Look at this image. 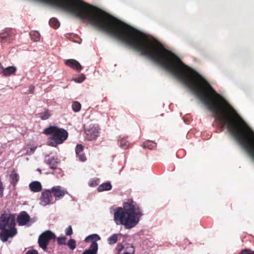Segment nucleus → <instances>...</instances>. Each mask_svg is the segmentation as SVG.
<instances>
[{"instance_id": "20e7f679", "label": "nucleus", "mask_w": 254, "mask_h": 254, "mask_svg": "<svg viewBox=\"0 0 254 254\" xmlns=\"http://www.w3.org/2000/svg\"><path fill=\"white\" fill-rule=\"evenodd\" d=\"M55 239L56 235L54 233L50 230L46 231L40 235L39 237V245L43 250L46 251L50 240Z\"/></svg>"}, {"instance_id": "1a4fd4ad", "label": "nucleus", "mask_w": 254, "mask_h": 254, "mask_svg": "<svg viewBox=\"0 0 254 254\" xmlns=\"http://www.w3.org/2000/svg\"><path fill=\"white\" fill-rule=\"evenodd\" d=\"M85 132L87 139L93 140L96 138L99 134L98 129L94 126H90L85 128Z\"/></svg>"}, {"instance_id": "bb28decb", "label": "nucleus", "mask_w": 254, "mask_h": 254, "mask_svg": "<svg viewBox=\"0 0 254 254\" xmlns=\"http://www.w3.org/2000/svg\"><path fill=\"white\" fill-rule=\"evenodd\" d=\"M66 245H67L70 250H74L76 247L75 240L72 239H70L67 243H66Z\"/></svg>"}, {"instance_id": "c756f323", "label": "nucleus", "mask_w": 254, "mask_h": 254, "mask_svg": "<svg viewBox=\"0 0 254 254\" xmlns=\"http://www.w3.org/2000/svg\"><path fill=\"white\" fill-rule=\"evenodd\" d=\"M85 79V76L83 74H81L79 77L73 79V81L77 83L82 82Z\"/></svg>"}, {"instance_id": "9b49d317", "label": "nucleus", "mask_w": 254, "mask_h": 254, "mask_svg": "<svg viewBox=\"0 0 254 254\" xmlns=\"http://www.w3.org/2000/svg\"><path fill=\"white\" fill-rule=\"evenodd\" d=\"M65 64L67 66L75 69L78 71H80L82 68L80 64L77 61L73 59H69L66 60L65 62Z\"/></svg>"}, {"instance_id": "7ed1b4c3", "label": "nucleus", "mask_w": 254, "mask_h": 254, "mask_svg": "<svg viewBox=\"0 0 254 254\" xmlns=\"http://www.w3.org/2000/svg\"><path fill=\"white\" fill-rule=\"evenodd\" d=\"M44 133L46 135H51L48 138V144L53 147L63 143L68 137V132L66 130L56 126H50L46 128Z\"/></svg>"}, {"instance_id": "f3484780", "label": "nucleus", "mask_w": 254, "mask_h": 254, "mask_svg": "<svg viewBox=\"0 0 254 254\" xmlns=\"http://www.w3.org/2000/svg\"><path fill=\"white\" fill-rule=\"evenodd\" d=\"M16 71V68L15 66H11L4 69L3 68L2 73L5 76H9Z\"/></svg>"}, {"instance_id": "393cba45", "label": "nucleus", "mask_w": 254, "mask_h": 254, "mask_svg": "<svg viewBox=\"0 0 254 254\" xmlns=\"http://www.w3.org/2000/svg\"><path fill=\"white\" fill-rule=\"evenodd\" d=\"M49 24L51 27L55 29L58 28L60 26V22L55 18H52L49 21Z\"/></svg>"}, {"instance_id": "412c9836", "label": "nucleus", "mask_w": 254, "mask_h": 254, "mask_svg": "<svg viewBox=\"0 0 254 254\" xmlns=\"http://www.w3.org/2000/svg\"><path fill=\"white\" fill-rule=\"evenodd\" d=\"M121 234H115L111 236L108 239V243L109 245H113L116 243L118 241V238L121 236Z\"/></svg>"}, {"instance_id": "4468645a", "label": "nucleus", "mask_w": 254, "mask_h": 254, "mask_svg": "<svg viewBox=\"0 0 254 254\" xmlns=\"http://www.w3.org/2000/svg\"><path fill=\"white\" fill-rule=\"evenodd\" d=\"M29 187L31 191L38 192L42 190V186L41 184L38 181H33L30 183Z\"/></svg>"}, {"instance_id": "72a5a7b5", "label": "nucleus", "mask_w": 254, "mask_h": 254, "mask_svg": "<svg viewBox=\"0 0 254 254\" xmlns=\"http://www.w3.org/2000/svg\"><path fill=\"white\" fill-rule=\"evenodd\" d=\"M3 187L2 182H0V197L3 196Z\"/></svg>"}, {"instance_id": "e433bc0d", "label": "nucleus", "mask_w": 254, "mask_h": 254, "mask_svg": "<svg viewBox=\"0 0 254 254\" xmlns=\"http://www.w3.org/2000/svg\"><path fill=\"white\" fill-rule=\"evenodd\" d=\"M3 71V67L1 65V64L0 63V74L2 73Z\"/></svg>"}, {"instance_id": "2f4dec72", "label": "nucleus", "mask_w": 254, "mask_h": 254, "mask_svg": "<svg viewBox=\"0 0 254 254\" xmlns=\"http://www.w3.org/2000/svg\"><path fill=\"white\" fill-rule=\"evenodd\" d=\"M240 254H254V252H252L250 250H244L241 251Z\"/></svg>"}, {"instance_id": "f8f14e48", "label": "nucleus", "mask_w": 254, "mask_h": 254, "mask_svg": "<svg viewBox=\"0 0 254 254\" xmlns=\"http://www.w3.org/2000/svg\"><path fill=\"white\" fill-rule=\"evenodd\" d=\"M75 152L77 157L81 161H85L86 159V156L83 153V147L81 144H77L75 148Z\"/></svg>"}, {"instance_id": "ddd939ff", "label": "nucleus", "mask_w": 254, "mask_h": 254, "mask_svg": "<svg viewBox=\"0 0 254 254\" xmlns=\"http://www.w3.org/2000/svg\"><path fill=\"white\" fill-rule=\"evenodd\" d=\"M46 164L48 165L52 169H56L59 164V160L57 157H52L45 161Z\"/></svg>"}, {"instance_id": "5701e85b", "label": "nucleus", "mask_w": 254, "mask_h": 254, "mask_svg": "<svg viewBox=\"0 0 254 254\" xmlns=\"http://www.w3.org/2000/svg\"><path fill=\"white\" fill-rule=\"evenodd\" d=\"M39 118H41L42 120H46L49 119L51 116V114L48 111L46 110L45 112L39 113L37 114Z\"/></svg>"}, {"instance_id": "4be33fe9", "label": "nucleus", "mask_w": 254, "mask_h": 254, "mask_svg": "<svg viewBox=\"0 0 254 254\" xmlns=\"http://www.w3.org/2000/svg\"><path fill=\"white\" fill-rule=\"evenodd\" d=\"M30 36L31 40L34 42H37L40 40V34L37 31H32L30 32Z\"/></svg>"}, {"instance_id": "2eb2a0df", "label": "nucleus", "mask_w": 254, "mask_h": 254, "mask_svg": "<svg viewBox=\"0 0 254 254\" xmlns=\"http://www.w3.org/2000/svg\"><path fill=\"white\" fill-rule=\"evenodd\" d=\"M98 245L97 242L91 243L88 249L84 251L82 254H96L98 252Z\"/></svg>"}, {"instance_id": "dca6fc26", "label": "nucleus", "mask_w": 254, "mask_h": 254, "mask_svg": "<svg viewBox=\"0 0 254 254\" xmlns=\"http://www.w3.org/2000/svg\"><path fill=\"white\" fill-rule=\"evenodd\" d=\"M118 144L119 146L124 149H127L130 147V144L127 141L126 138L124 137H120L118 140Z\"/></svg>"}, {"instance_id": "c85d7f7f", "label": "nucleus", "mask_w": 254, "mask_h": 254, "mask_svg": "<svg viewBox=\"0 0 254 254\" xmlns=\"http://www.w3.org/2000/svg\"><path fill=\"white\" fill-rule=\"evenodd\" d=\"M99 179L98 178H94L91 180L89 182V185L91 187L97 186L99 184Z\"/></svg>"}, {"instance_id": "423d86ee", "label": "nucleus", "mask_w": 254, "mask_h": 254, "mask_svg": "<svg viewBox=\"0 0 254 254\" xmlns=\"http://www.w3.org/2000/svg\"><path fill=\"white\" fill-rule=\"evenodd\" d=\"M40 203L43 206L53 203V197L51 190H44L40 197Z\"/></svg>"}, {"instance_id": "9d476101", "label": "nucleus", "mask_w": 254, "mask_h": 254, "mask_svg": "<svg viewBox=\"0 0 254 254\" xmlns=\"http://www.w3.org/2000/svg\"><path fill=\"white\" fill-rule=\"evenodd\" d=\"M30 217L28 214L25 211H21L17 218V222L19 226L26 225L30 221Z\"/></svg>"}, {"instance_id": "473e14b6", "label": "nucleus", "mask_w": 254, "mask_h": 254, "mask_svg": "<svg viewBox=\"0 0 254 254\" xmlns=\"http://www.w3.org/2000/svg\"><path fill=\"white\" fill-rule=\"evenodd\" d=\"M25 254H39V253L37 250L32 249L28 251Z\"/></svg>"}, {"instance_id": "a211bd4d", "label": "nucleus", "mask_w": 254, "mask_h": 254, "mask_svg": "<svg viewBox=\"0 0 254 254\" xmlns=\"http://www.w3.org/2000/svg\"><path fill=\"white\" fill-rule=\"evenodd\" d=\"M112 185L110 182H106L100 185L97 188L99 192L105 190H109L112 189Z\"/></svg>"}, {"instance_id": "b1692460", "label": "nucleus", "mask_w": 254, "mask_h": 254, "mask_svg": "<svg viewBox=\"0 0 254 254\" xmlns=\"http://www.w3.org/2000/svg\"><path fill=\"white\" fill-rule=\"evenodd\" d=\"M71 108L74 112H78L81 110V105L77 101H74L72 103Z\"/></svg>"}, {"instance_id": "7c9ffc66", "label": "nucleus", "mask_w": 254, "mask_h": 254, "mask_svg": "<svg viewBox=\"0 0 254 254\" xmlns=\"http://www.w3.org/2000/svg\"><path fill=\"white\" fill-rule=\"evenodd\" d=\"M65 234L67 236H70L72 234V227L71 226H69L67 228V229L66 230Z\"/></svg>"}, {"instance_id": "0eeeda50", "label": "nucleus", "mask_w": 254, "mask_h": 254, "mask_svg": "<svg viewBox=\"0 0 254 254\" xmlns=\"http://www.w3.org/2000/svg\"><path fill=\"white\" fill-rule=\"evenodd\" d=\"M14 31L11 29H5L0 33V40L2 42L11 43L14 39Z\"/></svg>"}, {"instance_id": "6e6552de", "label": "nucleus", "mask_w": 254, "mask_h": 254, "mask_svg": "<svg viewBox=\"0 0 254 254\" xmlns=\"http://www.w3.org/2000/svg\"><path fill=\"white\" fill-rule=\"evenodd\" d=\"M51 191L56 200L62 198L66 193H68L66 190L60 186H54L52 188Z\"/></svg>"}, {"instance_id": "f03ea898", "label": "nucleus", "mask_w": 254, "mask_h": 254, "mask_svg": "<svg viewBox=\"0 0 254 254\" xmlns=\"http://www.w3.org/2000/svg\"><path fill=\"white\" fill-rule=\"evenodd\" d=\"M0 240L3 242H6L9 238H12L17 234L14 214L4 212L0 215Z\"/></svg>"}, {"instance_id": "c9c22d12", "label": "nucleus", "mask_w": 254, "mask_h": 254, "mask_svg": "<svg viewBox=\"0 0 254 254\" xmlns=\"http://www.w3.org/2000/svg\"><path fill=\"white\" fill-rule=\"evenodd\" d=\"M36 147L35 148H30V153H33L35 151V149H36Z\"/></svg>"}, {"instance_id": "f257e3e1", "label": "nucleus", "mask_w": 254, "mask_h": 254, "mask_svg": "<svg viewBox=\"0 0 254 254\" xmlns=\"http://www.w3.org/2000/svg\"><path fill=\"white\" fill-rule=\"evenodd\" d=\"M142 215V211L136 203L128 200L123 203V207L114 210V220L117 225H122L127 229L135 227Z\"/></svg>"}, {"instance_id": "a878e982", "label": "nucleus", "mask_w": 254, "mask_h": 254, "mask_svg": "<svg viewBox=\"0 0 254 254\" xmlns=\"http://www.w3.org/2000/svg\"><path fill=\"white\" fill-rule=\"evenodd\" d=\"M142 146L144 148H148L150 149H152L156 146V143L152 141L147 140L143 143Z\"/></svg>"}, {"instance_id": "f704fd0d", "label": "nucleus", "mask_w": 254, "mask_h": 254, "mask_svg": "<svg viewBox=\"0 0 254 254\" xmlns=\"http://www.w3.org/2000/svg\"><path fill=\"white\" fill-rule=\"evenodd\" d=\"M34 90V86L31 85L29 87V93L31 94L33 93Z\"/></svg>"}, {"instance_id": "39448f33", "label": "nucleus", "mask_w": 254, "mask_h": 254, "mask_svg": "<svg viewBox=\"0 0 254 254\" xmlns=\"http://www.w3.org/2000/svg\"><path fill=\"white\" fill-rule=\"evenodd\" d=\"M115 251L116 254H134L135 249L130 244L123 245L122 244H118L115 248Z\"/></svg>"}, {"instance_id": "aec40b11", "label": "nucleus", "mask_w": 254, "mask_h": 254, "mask_svg": "<svg viewBox=\"0 0 254 254\" xmlns=\"http://www.w3.org/2000/svg\"><path fill=\"white\" fill-rule=\"evenodd\" d=\"M101 239L100 237L96 234L89 235L85 239V242L88 243L90 241L96 242L97 241H99Z\"/></svg>"}, {"instance_id": "6ab92c4d", "label": "nucleus", "mask_w": 254, "mask_h": 254, "mask_svg": "<svg viewBox=\"0 0 254 254\" xmlns=\"http://www.w3.org/2000/svg\"><path fill=\"white\" fill-rule=\"evenodd\" d=\"M9 177L11 180V184L13 187H15L19 180V176L18 174L16 173L13 172L10 175Z\"/></svg>"}, {"instance_id": "cd10ccee", "label": "nucleus", "mask_w": 254, "mask_h": 254, "mask_svg": "<svg viewBox=\"0 0 254 254\" xmlns=\"http://www.w3.org/2000/svg\"><path fill=\"white\" fill-rule=\"evenodd\" d=\"M58 244L59 245H66V238L65 236L60 237L57 238Z\"/></svg>"}]
</instances>
